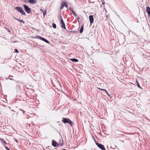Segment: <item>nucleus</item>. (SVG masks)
<instances>
[{
    "label": "nucleus",
    "instance_id": "f257e3e1",
    "mask_svg": "<svg viewBox=\"0 0 150 150\" xmlns=\"http://www.w3.org/2000/svg\"><path fill=\"white\" fill-rule=\"evenodd\" d=\"M62 121L64 123H68L71 126L72 124V121L69 118H66L63 117L62 118Z\"/></svg>",
    "mask_w": 150,
    "mask_h": 150
},
{
    "label": "nucleus",
    "instance_id": "f03ea898",
    "mask_svg": "<svg viewBox=\"0 0 150 150\" xmlns=\"http://www.w3.org/2000/svg\"><path fill=\"white\" fill-rule=\"evenodd\" d=\"M15 8L19 12H20L22 15H25V12L23 10V9L22 8L18 6L17 7Z\"/></svg>",
    "mask_w": 150,
    "mask_h": 150
},
{
    "label": "nucleus",
    "instance_id": "7ed1b4c3",
    "mask_svg": "<svg viewBox=\"0 0 150 150\" xmlns=\"http://www.w3.org/2000/svg\"><path fill=\"white\" fill-rule=\"evenodd\" d=\"M23 6L25 11L28 13H30L31 12V9L26 5H23Z\"/></svg>",
    "mask_w": 150,
    "mask_h": 150
},
{
    "label": "nucleus",
    "instance_id": "20e7f679",
    "mask_svg": "<svg viewBox=\"0 0 150 150\" xmlns=\"http://www.w3.org/2000/svg\"><path fill=\"white\" fill-rule=\"evenodd\" d=\"M96 144L97 146L100 149L102 150H106L103 145L100 144L99 143L96 142Z\"/></svg>",
    "mask_w": 150,
    "mask_h": 150
},
{
    "label": "nucleus",
    "instance_id": "39448f33",
    "mask_svg": "<svg viewBox=\"0 0 150 150\" xmlns=\"http://www.w3.org/2000/svg\"><path fill=\"white\" fill-rule=\"evenodd\" d=\"M52 145L54 147L58 146V144L54 140H52Z\"/></svg>",
    "mask_w": 150,
    "mask_h": 150
},
{
    "label": "nucleus",
    "instance_id": "423d86ee",
    "mask_svg": "<svg viewBox=\"0 0 150 150\" xmlns=\"http://www.w3.org/2000/svg\"><path fill=\"white\" fill-rule=\"evenodd\" d=\"M89 19L91 23H93L94 21V19L92 15H91L89 16Z\"/></svg>",
    "mask_w": 150,
    "mask_h": 150
},
{
    "label": "nucleus",
    "instance_id": "0eeeda50",
    "mask_svg": "<svg viewBox=\"0 0 150 150\" xmlns=\"http://www.w3.org/2000/svg\"><path fill=\"white\" fill-rule=\"evenodd\" d=\"M60 17H61V22L62 23V27L64 29H65L66 28V27H65V24H64V23L62 20V16H60Z\"/></svg>",
    "mask_w": 150,
    "mask_h": 150
},
{
    "label": "nucleus",
    "instance_id": "6e6552de",
    "mask_svg": "<svg viewBox=\"0 0 150 150\" xmlns=\"http://www.w3.org/2000/svg\"><path fill=\"white\" fill-rule=\"evenodd\" d=\"M146 8L147 13H148L149 16H150V8L149 6H147Z\"/></svg>",
    "mask_w": 150,
    "mask_h": 150
},
{
    "label": "nucleus",
    "instance_id": "1a4fd4ad",
    "mask_svg": "<svg viewBox=\"0 0 150 150\" xmlns=\"http://www.w3.org/2000/svg\"><path fill=\"white\" fill-rule=\"evenodd\" d=\"M29 2L31 4H34L36 3V0H28Z\"/></svg>",
    "mask_w": 150,
    "mask_h": 150
},
{
    "label": "nucleus",
    "instance_id": "9d476101",
    "mask_svg": "<svg viewBox=\"0 0 150 150\" xmlns=\"http://www.w3.org/2000/svg\"><path fill=\"white\" fill-rule=\"evenodd\" d=\"M62 4L64 6H65L66 8H68V4L67 2L65 1H62Z\"/></svg>",
    "mask_w": 150,
    "mask_h": 150
},
{
    "label": "nucleus",
    "instance_id": "9b49d317",
    "mask_svg": "<svg viewBox=\"0 0 150 150\" xmlns=\"http://www.w3.org/2000/svg\"><path fill=\"white\" fill-rule=\"evenodd\" d=\"M98 88V89H99V90H103V91H105L106 92V93H107V94L108 95V96H110V95L107 92V91H106V90H105V89H101V88Z\"/></svg>",
    "mask_w": 150,
    "mask_h": 150
},
{
    "label": "nucleus",
    "instance_id": "f8f14e48",
    "mask_svg": "<svg viewBox=\"0 0 150 150\" xmlns=\"http://www.w3.org/2000/svg\"><path fill=\"white\" fill-rule=\"evenodd\" d=\"M83 26L82 25L81 27V28L79 30V32L80 33H82V32L83 31Z\"/></svg>",
    "mask_w": 150,
    "mask_h": 150
},
{
    "label": "nucleus",
    "instance_id": "ddd939ff",
    "mask_svg": "<svg viewBox=\"0 0 150 150\" xmlns=\"http://www.w3.org/2000/svg\"><path fill=\"white\" fill-rule=\"evenodd\" d=\"M41 39L43 41H45L47 43H49V42L47 40H46V39H45L43 38H41Z\"/></svg>",
    "mask_w": 150,
    "mask_h": 150
},
{
    "label": "nucleus",
    "instance_id": "4468645a",
    "mask_svg": "<svg viewBox=\"0 0 150 150\" xmlns=\"http://www.w3.org/2000/svg\"><path fill=\"white\" fill-rule=\"evenodd\" d=\"M71 60L73 62H77L78 61V60L76 59H71Z\"/></svg>",
    "mask_w": 150,
    "mask_h": 150
},
{
    "label": "nucleus",
    "instance_id": "2eb2a0df",
    "mask_svg": "<svg viewBox=\"0 0 150 150\" xmlns=\"http://www.w3.org/2000/svg\"><path fill=\"white\" fill-rule=\"evenodd\" d=\"M14 18L16 19V20L18 21H19L20 22H23V23L24 24V22L23 20H19V19L18 18Z\"/></svg>",
    "mask_w": 150,
    "mask_h": 150
},
{
    "label": "nucleus",
    "instance_id": "dca6fc26",
    "mask_svg": "<svg viewBox=\"0 0 150 150\" xmlns=\"http://www.w3.org/2000/svg\"><path fill=\"white\" fill-rule=\"evenodd\" d=\"M41 10L42 11L43 16H45L46 13V11H45V10L43 11V10H42V9H41Z\"/></svg>",
    "mask_w": 150,
    "mask_h": 150
},
{
    "label": "nucleus",
    "instance_id": "f3484780",
    "mask_svg": "<svg viewBox=\"0 0 150 150\" xmlns=\"http://www.w3.org/2000/svg\"><path fill=\"white\" fill-rule=\"evenodd\" d=\"M0 140L4 144H6V142L2 138H0Z\"/></svg>",
    "mask_w": 150,
    "mask_h": 150
},
{
    "label": "nucleus",
    "instance_id": "a211bd4d",
    "mask_svg": "<svg viewBox=\"0 0 150 150\" xmlns=\"http://www.w3.org/2000/svg\"><path fill=\"white\" fill-rule=\"evenodd\" d=\"M136 83H137V86L139 88H142L137 80H136Z\"/></svg>",
    "mask_w": 150,
    "mask_h": 150
},
{
    "label": "nucleus",
    "instance_id": "6ab92c4d",
    "mask_svg": "<svg viewBox=\"0 0 150 150\" xmlns=\"http://www.w3.org/2000/svg\"><path fill=\"white\" fill-rule=\"evenodd\" d=\"M71 11L73 13L74 15L75 16H76V13L74 12L73 9H71Z\"/></svg>",
    "mask_w": 150,
    "mask_h": 150
},
{
    "label": "nucleus",
    "instance_id": "aec40b11",
    "mask_svg": "<svg viewBox=\"0 0 150 150\" xmlns=\"http://www.w3.org/2000/svg\"><path fill=\"white\" fill-rule=\"evenodd\" d=\"M52 26L54 28H56V24L54 23H53L52 24Z\"/></svg>",
    "mask_w": 150,
    "mask_h": 150
},
{
    "label": "nucleus",
    "instance_id": "412c9836",
    "mask_svg": "<svg viewBox=\"0 0 150 150\" xmlns=\"http://www.w3.org/2000/svg\"><path fill=\"white\" fill-rule=\"evenodd\" d=\"M64 7V6H63V4L62 3L60 7V9H63Z\"/></svg>",
    "mask_w": 150,
    "mask_h": 150
},
{
    "label": "nucleus",
    "instance_id": "4be33fe9",
    "mask_svg": "<svg viewBox=\"0 0 150 150\" xmlns=\"http://www.w3.org/2000/svg\"><path fill=\"white\" fill-rule=\"evenodd\" d=\"M15 51L16 52V53H19V51H18L16 49L15 50Z\"/></svg>",
    "mask_w": 150,
    "mask_h": 150
},
{
    "label": "nucleus",
    "instance_id": "5701e85b",
    "mask_svg": "<svg viewBox=\"0 0 150 150\" xmlns=\"http://www.w3.org/2000/svg\"><path fill=\"white\" fill-rule=\"evenodd\" d=\"M6 150H9V149L7 147H6Z\"/></svg>",
    "mask_w": 150,
    "mask_h": 150
},
{
    "label": "nucleus",
    "instance_id": "b1692460",
    "mask_svg": "<svg viewBox=\"0 0 150 150\" xmlns=\"http://www.w3.org/2000/svg\"><path fill=\"white\" fill-rule=\"evenodd\" d=\"M9 150H11L10 149H9Z\"/></svg>",
    "mask_w": 150,
    "mask_h": 150
}]
</instances>
